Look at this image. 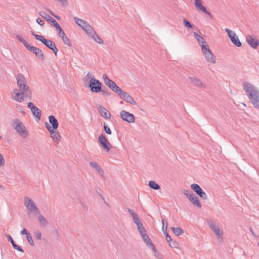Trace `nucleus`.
<instances>
[{"mask_svg": "<svg viewBox=\"0 0 259 259\" xmlns=\"http://www.w3.org/2000/svg\"><path fill=\"white\" fill-rule=\"evenodd\" d=\"M62 39L65 45H66L69 47L71 46V43L70 42V40L67 35H66L65 36H64V37Z\"/></svg>", "mask_w": 259, "mask_h": 259, "instance_id": "nucleus-35", "label": "nucleus"}, {"mask_svg": "<svg viewBox=\"0 0 259 259\" xmlns=\"http://www.w3.org/2000/svg\"><path fill=\"white\" fill-rule=\"evenodd\" d=\"M162 230L164 232H165V230H167V223H166V226H164V219L162 220Z\"/></svg>", "mask_w": 259, "mask_h": 259, "instance_id": "nucleus-54", "label": "nucleus"}, {"mask_svg": "<svg viewBox=\"0 0 259 259\" xmlns=\"http://www.w3.org/2000/svg\"><path fill=\"white\" fill-rule=\"evenodd\" d=\"M8 240L11 242L13 247L17 250L23 252L24 250L19 246L15 244L12 237L10 235H6Z\"/></svg>", "mask_w": 259, "mask_h": 259, "instance_id": "nucleus-28", "label": "nucleus"}, {"mask_svg": "<svg viewBox=\"0 0 259 259\" xmlns=\"http://www.w3.org/2000/svg\"><path fill=\"white\" fill-rule=\"evenodd\" d=\"M193 35L196 40H197L198 42L199 43V45L201 46V49H202V46H208L205 40L200 35H199L196 32H194Z\"/></svg>", "mask_w": 259, "mask_h": 259, "instance_id": "nucleus-24", "label": "nucleus"}, {"mask_svg": "<svg viewBox=\"0 0 259 259\" xmlns=\"http://www.w3.org/2000/svg\"><path fill=\"white\" fill-rule=\"evenodd\" d=\"M183 22L184 26L187 28H193V25L186 18L183 19Z\"/></svg>", "mask_w": 259, "mask_h": 259, "instance_id": "nucleus-34", "label": "nucleus"}, {"mask_svg": "<svg viewBox=\"0 0 259 259\" xmlns=\"http://www.w3.org/2000/svg\"><path fill=\"white\" fill-rule=\"evenodd\" d=\"M43 44L50 49L52 50L54 52L55 56H57L58 50L55 44L53 41L46 39Z\"/></svg>", "mask_w": 259, "mask_h": 259, "instance_id": "nucleus-22", "label": "nucleus"}, {"mask_svg": "<svg viewBox=\"0 0 259 259\" xmlns=\"http://www.w3.org/2000/svg\"><path fill=\"white\" fill-rule=\"evenodd\" d=\"M92 78H95L94 76L92 75V74L90 72H88L85 77L84 79L88 81L89 80H91Z\"/></svg>", "mask_w": 259, "mask_h": 259, "instance_id": "nucleus-45", "label": "nucleus"}, {"mask_svg": "<svg viewBox=\"0 0 259 259\" xmlns=\"http://www.w3.org/2000/svg\"><path fill=\"white\" fill-rule=\"evenodd\" d=\"M101 83L96 78H92L90 80L89 87L92 92L94 93H98L101 91Z\"/></svg>", "mask_w": 259, "mask_h": 259, "instance_id": "nucleus-11", "label": "nucleus"}, {"mask_svg": "<svg viewBox=\"0 0 259 259\" xmlns=\"http://www.w3.org/2000/svg\"><path fill=\"white\" fill-rule=\"evenodd\" d=\"M49 120L50 123L52 124L51 126H52V130H56L58 127L59 124L55 116L52 115L49 116Z\"/></svg>", "mask_w": 259, "mask_h": 259, "instance_id": "nucleus-26", "label": "nucleus"}, {"mask_svg": "<svg viewBox=\"0 0 259 259\" xmlns=\"http://www.w3.org/2000/svg\"><path fill=\"white\" fill-rule=\"evenodd\" d=\"M207 224L217 237L222 238L223 235V230L218 223L214 222L212 221H209L207 222Z\"/></svg>", "mask_w": 259, "mask_h": 259, "instance_id": "nucleus-5", "label": "nucleus"}, {"mask_svg": "<svg viewBox=\"0 0 259 259\" xmlns=\"http://www.w3.org/2000/svg\"><path fill=\"white\" fill-rule=\"evenodd\" d=\"M194 1V6L197 11L202 12L208 15L209 17H211V14L208 11H207L205 7L202 5L201 0Z\"/></svg>", "mask_w": 259, "mask_h": 259, "instance_id": "nucleus-15", "label": "nucleus"}, {"mask_svg": "<svg viewBox=\"0 0 259 259\" xmlns=\"http://www.w3.org/2000/svg\"><path fill=\"white\" fill-rule=\"evenodd\" d=\"M87 34L92 38L94 40H95L96 42L100 44H103L104 41L97 34L96 31L94 30L93 28H92L90 31L88 32Z\"/></svg>", "mask_w": 259, "mask_h": 259, "instance_id": "nucleus-19", "label": "nucleus"}, {"mask_svg": "<svg viewBox=\"0 0 259 259\" xmlns=\"http://www.w3.org/2000/svg\"><path fill=\"white\" fill-rule=\"evenodd\" d=\"M137 229L138 230V231L139 232V233L140 234L143 233L146 231L142 223L140 224L139 225H137Z\"/></svg>", "mask_w": 259, "mask_h": 259, "instance_id": "nucleus-37", "label": "nucleus"}, {"mask_svg": "<svg viewBox=\"0 0 259 259\" xmlns=\"http://www.w3.org/2000/svg\"><path fill=\"white\" fill-rule=\"evenodd\" d=\"M31 34L34 36V35H37L36 34H35L33 31H31Z\"/></svg>", "mask_w": 259, "mask_h": 259, "instance_id": "nucleus-62", "label": "nucleus"}, {"mask_svg": "<svg viewBox=\"0 0 259 259\" xmlns=\"http://www.w3.org/2000/svg\"><path fill=\"white\" fill-rule=\"evenodd\" d=\"M104 129L105 132L108 135H111L112 132L109 127H108L107 125L105 124V123H104Z\"/></svg>", "mask_w": 259, "mask_h": 259, "instance_id": "nucleus-43", "label": "nucleus"}, {"mask_svg": "<svg viewBox=\"0 0 259 259\" xmlns=\"http://www.w3.org/2000/svg\"><path fill=\"white\" fill-rule=\"evenodd\" d=\"M21 234H26V237H27V234H29V233L27 232V231L26 229H24L23 230H22L21 231Z\"/></svg>", "mask_w": 259, "mask_h": 259, "instance_id": "nucleus-57", "label": "nucleus"}, {"mask_svg": "<svg viewBox=\"0 0 259 259\" xmlns=\"http://www.w3.org/2000/svg\"><path fill=\"white\" fill-rule=\"evenodd\" d=\"M16 80L18 89L13 90V93L15 95L13 96V99L18 102H22L24 98L31 100L32 93L24 76L19 74L16 77Z\"/></svg>", "mask_w": 259, "mask_h": 259, "instance_id": "nucleus-1", "label": "nucleus"}, {"mask_svg": "<svg viewBox=\"0 0 259 259\" xmlns=\"http://www.w3.org/2000/svg\"><path fill=\"white\" fill-rule=\"evenodd\" d=\"M45 125L49 132H51L53 130L52 126H51V125L50 124H49L48 122L45 123Z\"/></svg>", "mask_w": 259, "mask_h": 259, "instance_id": "nucleus-53", "label": "nucleus"}, {"mask_svg": "<svg viewBox=\"0 0 259 259\" xmlns=\"http://www.w3.org/2000/svg\"><path fill=\"white\" fill-rule=\"evenodd\" d=\"M5 164V159L3 155L0 153V167L4 166Z\"/></svg>", "mask_w": 259, "mask_h": 259, "instance_id": "nucleus-47", "label": "nucleus"}, {"mask_svg": "<svg viewBox=\"0 0 259 259\" xmlns=\"http://www.w3.org/2000/svg\"><path fill=\"white\" fill-rule=\"evenodd\" d=\"M34 37L37 40L40 41L42 43H44V40H46V38H45L42 36L38 34L34 35Z\"/></svg>", "mask_w": 259, "mask_h": 259, "instance_id": "nucleus-44", "label": "nucleus"}, {"mask_svg": "<svg viewBox=\"0 0 259 259\" xmlns=\"http://www.w3.org/2000/svg\"><path fill=\"white\" fill-rule=\"evenodd\" d=\"M36 22L40 26H42L44 24L43 20L40 18H37L36 19Z\"/></svg>", "mask_w": 259, "mask_h": 259, "instance_id": "nucleus-55", "label": "nucleus"}, {"mask_svg": "<svg viewBox=\"0 0 259 259\" xmlns=\"http://www.w3.org/2000/svg\"><path fill=\"white\" fill-rule=\"evenodd\" d=\"M98 141L102 147L107 151L110 150L111 144L106 138L105 136L102 134L98 138Z\"/></svg>", "mask_w": 259, "mask_h": 259, "instance_id": "nucleus-14", "label": "nucleus"}, {"mask_svg": "<svg viewBox=\"0 0 259 259\" xmlns=\"http://www.w3.org/2000/svg\"><path fill=\"white\" fill-rule=\"evenodd\" d=\"M171 229L173 233L177 236L182 235L184 233V231L180 227H173Z\"/></svg>", "mask_w": 259, "mask_h": 259, "instance_id": "nucleus-30", "label": "nucleus"}, {"mask_svg": "<svg viewBox=\"0 0 259 259\" xmlns=\"http://www.w3.org/2000/svg\"><path fill=\"white\" fill-rule=\"evenodd\" d=\"M189 200L195 205L198 207H201V204L199 201V198L197 196L194 195L193 194L189 195Z\"/></svg>", "mask_w": 259, "mask_h": 259, "instance_id": "nucleus-25", "label": "nucleus"}, {"mask_svg": "<svg viewBox=\"0 0 259 259\" xmlns=\"http://www.w3.org/2000/svg\"><path fill=\"white\" fill-rule=\"evenodd\" d=\"M149 187L154 190H158L160 188L159 185L153 181L149 182Z\"/></svg>", "mask_w": 259, "mask_h": 259, "instance_id": "nucleus-31", "label": "nucleus"}, {"mask_svg": "<svg viewBox=\"0 0 259 259\" xmlns=\"http://www.w3.org/2000/svg\"><path fill=\"white\" fill-rule=\"evenodd\" d=\"M201 50L207 62L214 64L215 63V57L210 50L209 46H202Z\"/></svg>", "mask_w": 259, "mask_h": 259, "instance_id": "nucleus-6", "label": "nucleus"}, {"mask_svg": "<svg viewBox=\"0 0 259 259\" xmlns=\"http://www.w3.org/2000/svg\"><path fill=\"white\" fill-rule=\"evenodd\" d=\"M250 232H251V234H252L253 236H254V237H256L255 234L254 232V231H253L252 228H250Z\"/></svg>", "mask_w": 259, "mask_h": 259, "instance_id": "nucleus-60", "label": "nucleus"}, {"mask_svg": "<svg viewBox=\"0 0 259 259\" xmlns=\"http://www.w3.org/2000/svg\"><path fill=\"white\" fill-rule=\"evenodd\" d=\"M38 221L40 226L45 227L48 224V221L42 215H39L38 217Z\"/></svg>", "mask_w": 259, "mask_h": 259, "instance_id": "nucleus-29", "label": "nucleus"}, {"mask_svg": "<svg viewBox=\"0 0 259 259\" xmlns=\"http://www.w3.org/2000/svg\"><path fill=\"white\" fill-rule=\"evenodd\" d=\"M183 194L186 195L188 198H189V195H191L193 194V193L191 192L190 190H184L183 191Z\"/></svg>", "mask_w": 259, "mask_h": 259, "instance_id": "nucleus-46", "label": "nucleus"}, {"mask_svg": "<svg viewBox=\"0 0 259 259\" xmlns=\"http://www.w3.org/2000/svg\"><path fill=\"white\" fill-rule=\"evenodd\" d=\"M133 221L134 223L137 225H139L140 224L142 223L141 221L140 220L138 215H136L135 217L133 218Z\"/></svg>", "mask_w": 259, "mask_h": 259, "instance_id": "nucleus-41", "label": "nucleus"}, {"mask_svg": "<svg viewBox=\"0 0 259 259\" xmlns=\"http://www.w3.org/2000/svg\"><path fill=\"white\" fill-rule=\"evenodd\" d=\"M120 104H122V103H123V102H122V101H121V102H120Z\"/></svg>", "mask_w": 259, "mask_h": 259, "instance_id": "nucleus-63", "label": "nucleus"}, {"mask_svg": "<svg viewBox=\"0 0 259 259\" xmlns=\"http://www.w3.org/2000/svg\"><path fill=\"white\" fill-rule=\"evenodd\" d=\"M58 35L62 38H63L64 37V36H65L66 35V34L65 33L64 31H63V30H61L60 31L58 32Z\"/></svg>", "mask_w": 259, "mask_h": 259, "instance_id": "nucleus-52", "label": "nucleus"}, {"mask_svg": "<svg viewBox=\"0 0 259 259\" xmlns=\"http://www.w3.org/2000/svg\"><path fill=\"white\" fill-rule=\"evenodd\" d=\"M39 14L42 18H44L48 21H49L51 19V17L45 12L41 11L39 13Z\"/></svg>", "mask_w": 259, "mask_h": 259, "instance_id": "nucleus-33", "label": "nucleus"}, {"mask_svg": "<svg viewBox=\"0 0 259 259\" xmlns=\"http://www.w3.org/2000/svg\"><path fill=\"white\" fill-rule=\"evenodd\" d=\"M164 234L165 235L166 240H167V241L168 243L172 240V239H171L170 236H169V235L168 234V233L166 232H164Z\"/></svg>", "mask_w": 259, "mask_h": 259, "instance_id": "nucleus-51", "label": "nucleus"}, {"mask_svg": "<svg viewBox=\"0 0 259 259\" xmlns=\"http://www.w3.org/2000/svg\"><path fill=\"white\" fill-rule=\"evenodd\" d=\"M28 107L31 110V112L33 116L36 118L38 121L40 120L41 111L37 107L35 106L32 102H29L27 104Z\"/></svg>", "mask_w": 259, "mask_h": 259, "instance_id": "nucleus-13", "label": "nucleus"}, {"mask_svg": "<svg viewBox=\"0 0 259 259\" xmlns=\"http://www.w3.org/2000/svg\"><path fill=\"white\" fill-rule=\"evenodd\" d=\"M49 12H50V13H51L53 16H54L55 17H56V18H57V19L58 18V17L57 16H55V15H54V14H53V13L51 11L49 10Z\"/></svg>", "mask_w": 259, "mask_h": 259, "instance_id": "nucleus-61", "label": "nucleus"}, {"mask_svg": "<svg viewBox=\"0 0 259 259\" xmlns=\"http://www.w3.org/2000/svg\"><path fill=\"white\" fill-rule=\"evenodd\" d=\"M16 37L21 42H22L24 45L26 49L29 47V45L26 42V41L23 38L22 36L17 35Z\"/></svg>", "mask_w": 259, "mask_h": 259, "instance_id": "nucleus-32", "label": "nucleus"}, {"mask_svg": "<svg viewBox=\"0 0 259 259\" xmlns=\"http://www.w3.org/2000/svg\"><path fill=\"white\" fill-rule=\"evenodd\" d=\"M225 30L227 32L231 42L237 47H240L242 46V44L239 40L236 34L231 30L228 28H225Z\"/></svg>", "mask_w": 259, "mask_h": 259, "instance_id": "nucleus-10", "label": "nucleus"}, {"mask_svg": "<svg viewBox=\"0 0 259 259\" xmlns=\"http://www.w3.org/2000/svg\"><path fill=\"white\" fill-rule=\"evenodd\" d=\"M80 205H81V206L82 207V208L84 210H87L88 207H87V206L84 203H83L82 202L80 201Z\"/></svg>", "mask_w": 259, "mask_h": 259, "instance_id": "nucleus-56", "label": "nucleus"}, {"mask_svg": "<svg viewBox=\"0 0 259 259\" xmlns=\"http://www.w3.org/2000/svg\"><path fill=\"white\" fill-rule=\"evenodd\" d=\"M191 188L198 195L202 198L206 199V194L202 190L200 186L196 184H193L191 186Z\"/></svg>", "mask_w": 259, "mask_h": 259, "instance_id": "nucleus-16", "label": "nucleus"}, {"mask_svg": "<svg viewBox=\"0 0 259 259\" xmlns=\"http://www.w3.org/2000/svg\"><path fill=\"white\" fill-rule=\"evenodd\" d=\"M245 94L254 108L259 109V89L249 82L242 84Z\"/></svg>", "mask_w": 259, "mask_h": 259, "instance_id": "nucleus-2", "label": "nucleus"}, {"mask_svg": "<svg viewBox=\"0 0 259 259\" xmlns=\"http://www.w3.org/2000/svg\"><path fill=\"white\" fill-rule=\"evenodd\" d=\"M150 249H151L152 250V251H153L154 252V256L156 257H157L158 258H160V255L159 253V252L157 251V250H156L155 246H152V247H151Z\"/></svg>", "mask_w": 259, "mask_h": 259, "instance_id": "nucleus-38", "label": "nucleus"}, {"mask_svg": "<svg viewBox=\"0 0 259 259\" xmlns=\"http://www.w3.org/2000/svg\"><path fill=\"white\" fill-rule=\"evenodd\" d=\"M120 117L123 121L129 123H133L135 122L134 115L125 110H122L120 112Z\"/></svg>", "mask_w": 259, "mask_h": 259, "instance_id": "nucleus-9", "label": "nucleus"}, {"mask_svg": "<svg viewBox=\"0 0 259 259\" xmlns=\"http://www.w3.org/2000/svg\"><path fill=\"white\" fill-rule=\"evenodd\" d=\"M140 234H141V236L142 238H143V240L148 239L149 236L147 234L146 231H145L143 233H141Z\"/></svg>", "mask_w": 259, "mask_h": 259, "instance_id": "nucleus-49", "label": "nucleus"}, {"mask_svg": "<svg viewBox=\"0 0 259 259\" xmlns=\"http://www.w3.org/2000/svg\"><path fill=\"white\" fill-rule=\"evenodd\" d=\"M189 79L193 85L201 89H205L206 85L203 83L201 80L196 77H190Z\"/></svg>", "mask_w": 259, "mask_h": 259, "instance_id": "nucleus-20", "label": "nucleus"}, {"mask_svg": "<svg viewBox=\"0 0 259 259\" xmlns=\"http://www.w3.org/2000/svg\"><path fill=\"white\" fill-rule=\"evenodd\" d=\"M49 21L52 23V24L55 28L59 25V23L52 18H51Z\"/></svg>", "mask_w": 259, "mask_h": 259, "instance_id": "nucleus-48", "label": "nucleus"}, {"mask_svg": "<svg viewBox=\"0 0 259 259\" xmlns=\"http://www.w3.org/2000/svg\"><path fill=\"white\" fill-rule=\"evenodd\" d=\"M26 237H27V239L28 240V242H29L30 245H31V246H34V241H33V240L32 239V238L30 234H27V236Z\"/></svg>", "mask_w": 259, "mask_h": 259, "instance_id": "nucleus-40", "label": "nucleus"}, {"mask_svg": "<svg viewBox=\"0 0 259 259\" xmlns=\"http://www.w3.org/2000/svg\"><path fill=\"white\" fill-rule=\"evenodd\" d=\"M34 235L36 239L40 240L41 239V233L39 231H35L34 232Z\"/></svg>", "mask_w": 259, "mask_h": 259, "instance_id": "nucleus-42", "label": "nucleus"}, {"mask_svg": "<svg viewBox=\"0 0 259 259\" xmlns=\"http://www.w3.org/2000/svg\"><path fill=\"white\" fill-rule=\"evenodd\" d=\"M50 133L51 137L57 143H59L61 141V137L58 132L52 130Z\"/></svg>", "mask_w": 259, "mask_h": 259, "instance_id": "nucleus-27", "label": "nucleus"}, {"mask_svg": "<svg viewBox=\"0 0 259 259\" xmlns=\"http://www.w3.org/2000/svg\"><path fill=\"white\" fill-rule=\"evenodd\" d=\"M169 245L172 247V248H178L179 247V243L176 241H175V240H171V241H170L169 243Z\"/></svg>", "mask_w": 259, "mask_h": 259, "instance_id": "nucleus-36", "label": "nucleus"}, {"mask_svg": "<svg viewBox=\"0 0 259 259\" xmlns=\"http://www.w3.org/2000/svg\"><path fill=\"white\" fill-rule=\"evenodd\" d=\"M13 122L14 129L21 137L25 138L28 136V131L19 119H14L13 120Z\"/></svg>", "mask_w": 259, "mask_h": 259, "instance_id": "nucleus-3", "label": "nucleus"}, {"mask_svg": "<svg viewBox=\"0 0 259 259\" xmlns=\"http://www.w3.org/2000/svg\"><path fill=\"white\" fill-rule=\"evenodd\" d=\"M103 79L106 85L117 95L121 91V89L114 81L109 79L106 74L103 75Z\"/></svg>", "mask_w": 259, "mask_h": 259, "instance_id": "nucleus-7", "label": "nucleus"}, {"mask_svg": "<svg viewBox=\"0 0 259 259\" xmlns=\"http://www.w3.org/2000/svg\"><path fill=\"white\" fill-rule=\"evenodd\" d=\"M24 206L27 208L28 214H39L40 211L34 202L29 197H25L24 199Z\"/></svg>", "mask_w": 259, "mask_h": 259, "instance_id": "nucleus-4", "label": "nucleus"}, {"mask_svg": "<svg viewBox=\"0 0 259 259\" xmlns=\"http://www.w3.org/2000/svg\"><path fill=\"white\" fill-rule=\"evenodd\" d=\"M100 91L107 96H109L110 95L106 90H105L104 89L101 90V91Z\"/></svg>", "mask_w": 259, "mask_h": 259, "instance_id": "nucleus-58", "label": "nucleus"}, {"mask_svg": "<svg viewBox=\"0 0 259 259\" xmlns=\"http://www.w3.org/2000/svg\"><path fill=\"white\" fill-rule=\"evenodd\" d=\"M128 212L132 216L133 218L138 215L133 210L130 208L128 209Z\"/></svg>", "mask_w": 259, "mask_h": 259, "instance_id": "nucleus-50", "label": "nucleus"}, {"mask_svg": "<svg viewBox=\"0 0 259 259\" xmlns=\"http://www.w3.org/2000/svg\"><path fill=\"white\" fill-rule=\"evenodd\" d=\"M73 19L75 23L80 27L83 31L88 33L93 27L87 22L77 17H74Z\"/></svg>", "mask_w": 259, "mask_h": 259, "instance_id": "nucleus-8", "label": "nucleus"}, {"mask_svg": "<svg viewBox=\"0 0 259 259\" xmlns=\"http://www.w3.org/2000/svg\"><path fill=\"white\" fill-rule=\"evenodd\" d=\"M28 50L34 53L37 57L40 60H43L44 59V54L42 51L35 47L30 46V45L27 48Z\"/></svg>", "mask_w": 259, "mask_h": 259, "instance_id": "nucleus-17", "label": "nucleus"}, {"mask_svg": "<svg viewBox=\"0 0 259 259\" xmlns=\"http://www.w3.org/2000/svg\"><path fill=\"white\" fill-rule=\"evenodd\" d=\"M97 109L100 114L103 118L106 119H109L110 118L111 116V114L104 107L99 105L98 106Z\"/></svg>", "mask_w": 259, "mask_h": 259, "instance_id": "nucleus-21", "label": "nucleus"}, {"mask_svg": "<svg viewBox=\"0 0 259 259\" xmlns=\"http://www.w3.org/2000/svg\"><path fill=\"white\" fill-rule=\"evenodd\" d=\"M246 40L247 43L254 49L256 48L259 45L258 41L251 35L247 36Z\"/></svg>", "mask_w": 259, "mask_h": 259, "instance_id": "nucleus-23", "label": "nucleus"}, {"mask_svg": "<svg viewBox=\"0 0 259 259\" xmlns=\"http://www.w3.org/2000/svg\"><path fill=\"white\" fill-rule=\"evenodd\" d=\"M56 28L57 29L58 32L60 31L61 30H62L63 29L61 28L59 24L56 27Z\"/></svg>", "mask_w": 259, "mask_h": 259, "instance_id": "nucleus-59", "label": "nucleus"}, {"mask_svg": "<svg viewBox=\"0 0 259 259\" xmlns=\"http://www.w3.org/2000/svg\"><path fill=\"white\" fill-rule=\"evenodd\" d=\"M89 164L92 168L96 170L98 175H99L102 178L104 179V171L97 162L95 161H90Z\"/></svg>", "mask_w": 259, "mask_h": 259, "instance_id": "nucleus-18", "label": "nucleus"}, {"mask_svg": "<svg viewBox=\"0 0 259 259\" xmlns=\"http://www.w3.org/2000/svg\"><path fill=\"white\" fill-rule=\"evenodd\" d=\"M117 95L119 96L121 99L123 100L126 103H130L132 105L136 104V102L134 100V98L127 93L122 90Z\"/></svg>", "mask_w": 259, "mask_h": 259, "instance_id": "nucleus-12", "label": "nucleus"}, {"mask_svg": "<svg viewBox=\"0 0 259 259\" xmlns=\"http://www.w3.org/2000/svg\"><path fill=\"white\" fill-rule=\"evenodd\" d=\"M144 241L146 243V244L148 246V247L150 248L152 247V246H154V245L151 241L149 237H148L147 240V239L146 240H144Z\"/></svg>", "mask_w": 259, "mask_h": 259, "instance_id": "nucleus-39", "label": "nucleus"}]
</instances>
